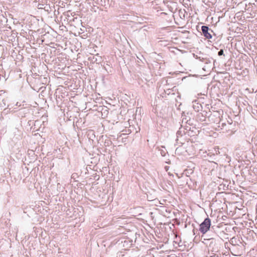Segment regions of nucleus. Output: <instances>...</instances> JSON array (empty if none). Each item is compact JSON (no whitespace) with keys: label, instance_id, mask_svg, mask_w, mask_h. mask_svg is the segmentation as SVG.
<instances>
[{"label":"nucleus","instance_id":"obj_1","mask_svg":"<svg viewBox=\"0 0 257 257\" xmlns=\"http://www.w3.org/2000/svg\"><path fill=\"white\" fill-rule=\"evenodd\" d=\"M206 235H202L201 238L203 239L202 241L204 244L208 246V250L212 252V254H215V252L218 251V247L217 245L216 238L218 237L216 233H213L211 238H205Z\"/></svg>","mask_w":257,"mask_h":257},{"label":"nucleus","instance_id":"obj_2","mask_svg":"<svg viewBox=\"0 0 257 257\" xmlns=\"http://www.w3.org/2000/svg\"><path fill=\"white\" fill-rule=\"evenodd\" d=\"M211 225V220L207 217L200 225L199 231L203 234H205L209 230Z\"/></svg>","mask_w":257,"mask_h":257},{"label":"nucleus","instance_id":"obj_3","mask_svg":"<svg viewBox=\"0 0 257 257\" xmlns=\"http://www.w3.org/2000/svg\"><path fill=\"white\" fill-rule=\"evenodd\" d=\"M201 30L204 36L207 39H211L212 38L211 34L209 32V28L206 26H203L201 27Z\"/></svg>","mask_w":257,"mask_h":257},{"label":"nucleus","instance_id":"obj_4","mask_svg":"<svg viewBox=\"0 0 257 257\" xmlns=\"http://www.w3.org/2000/svg\"><path fill=\"white\" fill-rule=\"evenodd\" d=\"M182 122L183 124H188L189 125L192 124V121L191 120L190 117L186 115H182Z\"/></svg>","mask_w":257,"mask_h":257},{"label":"nucleus","instance_id":"obj_5","mask_svg":"<svg viewBox=\"0 0 257 257\" xmlns=\"http://www.w3.org/2000/svg\"><path fill=\"white\" fill-rule=\"evenodd\" d=\"M208 151L209 153L208 154V155H210V156H211L212 155H218L220 153L218 147L215 148L212 150H209Z\"/></svg>","mask_w":257,"mask_h":257},{"label":"nucleus","instance_id":"obj_6","mask_svg":"<svg viewBox=\"0 0 257 257\" xmlns=\"http://www.w3.org/2000/svg\"><path fill=\"white\" fill-rule=\"evenodd\" d=\"M159 151H160V153L161 154V155L163 157L165 156L166 155V151L165 150H161V149H159Z\"/></svg>","mask_w":257,"mask_h":257},{"label":"nucleus","instance_id":"obj_7","mask_svg":"<svg viewBox=\"0 0 257 257\" xmlns=\"http://www.w3.org/2000/svg\"><path fill=\"white\" fill-rule=\"evenodd\" d=\"M223 54V49L220 50V51L218 52V56H221Z\"/></svg>","mask_w":257,"mask_h":257},{"label":"nucleus","instance_id":"obj_8","mask_svg":"<svg viewBox=\"0 0 257 257\" xmlns=\"http://www.w3.org/2000/svg\"><path fill=\"white\" fill-rule=\"evenodd\" d=\"M121 257H132V256L129 253H126L125 254L122 255Z\"/></svg>","mask_w":257,"mask_h":257},{"label":"nucleus","instance_id":"obj_9","mask_svg":"<svg viewBox=\"0 0 257 257\" xmlns=\"http://www.w3.org/2000/svg\"><path fill=\"white\" fill-rule=\"evenodd\" d=\"M202 235H206V237H205V238H211V236H212V235H207V234H203Z\"/></svg>","mask_w":257,"mask_h":257},{"label":"nucleus","instance_id":"obj_10","mask_svg":"<svg viewBox=\"0 0 257 257\" xmlns=\"http://www.w3.org/2000/svg\"><path fill=\"white\" fill-rule=\"evenodd\" d=\"M200 115H201V116L203 117L202 114L201 113H200L198 114V115H197L198 116V118H199Z\"/></svg>","mask_w":257,"mask_h":257},{"label":"nucleus","instance_id":"obj_11","mask_svg":"<svg viewBox=\"0 0 257 257\" xmlns=\"http://www.w3.org/2000/svg\"><path fill=\"white\" fill-rule=\"evenodd\" d=\"M164 202H165V200H163V201L162 202L160 201V203L161 204H164Z\"/></svg>","mask_w":257,"mask_h":257},{"label":"nucleus","instance_id":"obj_12","mask_svg":"<svg viewBox=\"0 0 257 257\" xmlns=\"http://www.w3.org/2000/svg\"><path fill=\"white\" fill-rule=\"evenodd\" d=\"M204 117V118L200 119V120H201V121H204L205 120V117Z\"/></svg>","mask_w":257,"mask_h":257}]
</instances>
